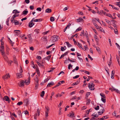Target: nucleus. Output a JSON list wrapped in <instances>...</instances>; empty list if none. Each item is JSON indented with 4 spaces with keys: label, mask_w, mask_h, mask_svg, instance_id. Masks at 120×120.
I'll return each instance as SVG.
<instances>
[{
    "label": "nucleus",
    "mask_w": 120,
    "mask_h": 120,
    "mask_svg": "<svg viewBox=\"0 0 120 120\" xmlns=\"http://www.w3.org/2000/svg\"><path fill=\"white\" fill-rule=\"evenodd\" d=\"M19 14H15L14 15H13V18H15L16 17L19 16Z\"/></svg>",
    "instance_id": "obj_51"
},
{
    "label": "nucleus",
    "mask_w": 120,
    "mask_h": 120,
    "mask_svg": "<svg viewBox=\"0 0 120 120\" xmlns=\"http://www.w3.org/2000/svg\"><path fill=\"white\" fill-rule=\"evenodd\" d=\"M28 13V11H27L25 10L23 11L22 12L23 14L26 15Z\"/></svg>",
    "instance_id": "obj_38"
},
{
    "label": "nucleus",
    "mask_w": 120,
    "mask_h": 120,
    "mask_svg": "<svg viewBox=\"0 0 120 120\" xmlns=\"http://www.w3.org/2000/svg\"><path fill=\"white\" fill-rule=\"evenodd\" d=\"M35 78L34 79L35 82H38L39 81L37 75L35 76Z\"/></svg>",
    "instance_id": "obj_25"
},
{
    "label": "nucleus",
    "mask_w": 120,
    "mask_h": 120,
    "mask_svg": "<svg viewBox=\"0 0 120 120\" xmlns=\"http://www.w3.org/2000/svg\"><path fill=\"white\" fill-rule=\"evenodd\" d=\"M13 23H14L15 25H17L19 24V22L17 20H14L13 22Z\"/></svg>",
    "instance_id": "obj_23"
},
{
    "label": "nucleus",
    "mask_w": 120,
    "mask_h": 120,
    "mask_svg": "<svg viewBox=\"0 0 120 120\" xmlns=\"http://www.w3.org/2000/svg\"><path fill=\"white\" fill-rule=\"evenodd\" d=\"M45 91H42L41 92L40 96L41 97H43L44 95Z\"/></svg>",
    "instance_id": "obj_34"
},
{
    "label": "nucleus",
    "mask_w": 120,
    "mask_h": 120,
    "mask_svg": "<svg viewBox=\"0 0 120 120\" xmlns=\"http://www.w3.org/2000/svg\"><path fill=\"white\" fill-rule=\"evenodd\" d=\"M101 110H102V112H98V113L99 115H101L103 113L105 112V110L104 109V108H103L102 109H101Z\"/></svg>",
    "instance_id": "obj_17"
},
{
    "label": "nucleus",
    "mask_w": 120,
    "mask_h": 120,
    "mask_svg": "<svg viewBox=\"0 0 120 120\" xmlns=\"http://www.w3.org/2000/svg\"><path fill=\"white\" fill-rule=\"evenodd\" d=\"M50 21L51 22H53L54 21V18L53 17H51L50 18Z\"/></svg>",
    "instance_id": "obj_41"
},
{
    "label": "nucleus",
    "mask_w": 120,
    "mask_h": 120,
    "mask_svg": "<svg viewBox=\"0 0 120 120\" xmlns=\"http://www.w3.org/2000/svg\"><path fill=\"white\" fill-rule=\"evenodd\" d=\"M1 49H0V52L2 54V55L4 57V58H7L5 55L4 53L5 52H4V42L3 41L1 42Z\"/></svg>",
    "instance_id": "obj_1"
},
{
    "label": "nucleus",
    "mask_w": 120,
    "mask_h": 120,
    "mask_svg": "<svg viewBox=\"0 0 120 120\" xmlns=\"http://www.w3.org/2000/svg\"><path fill=\"white\" fill-rule=\"evenodd\" d=\"M105 21L109 24L110 25L111 24V23L109 20H107L106 19H105Z\"/></svg>",
    "instance_id": "obj_40"
},
{
    "label": "nucleus",
    "mask_w": 120,
    "mask_h": 120,
    "mask_svg": "<svg viewBox=\"0 0 120 120\" xmlns=\"http://www.w3.org/2000/svg\"><path fill=\"white\" fill-rule=\"evenodd\" d=\"M14 63H15L17 65H18L17 62V60L15 58L14 59Z\"/></svg>",
    "instance_id": "obj_57"
},
{
    "label": "nucleus",
    "mask_w": 120,
    "mask_h": 120,
    "mask_svg": "<svg viewBox=\"0 0 120 120\" xmlns=\"http://www.w3.org/2000/svg\"><path fill=\"white\" fill-rule=\"evenodd\" d=\"M47 37L46 36H44L42 37V40L43 41H45V42H47Z\"/></svg>",
    "instance_id": "obj_18"
},
{
    "label": "nucleus",
    "mask_w": 120,
    "mask_h": 120,
    "mask_svg": "<svg viewBox=\"0 0 120 120\" xmlns=\"http://www.w3.org/2000/svg\"><path fill=\"white\" fill-rule=\"evenodd\" d=\"M42 20V19H36L34 20H33V21L34 22H38L39 21H41Z\"/></svg>",
    "instance_id": "obj_22"
},
{
    "label": "nucleus",
    "mask_w": 120,
    "mask_h": 120,
    "mask_svg": "<svg viewBox=\"0 0 120 120\" xmlns=\"http://www.w3.org/2000/svg\"><path fill=\"white\" fill-rule=\"evenodd\" d=\"M37 63L38 64V65L40 67H42L43 65H42L41 64H40L39 62H37Z\"/></svg>",
    "instance_id": "obj_49"
},
{
    "label": "nucleus",
    "mask_w": 120,
    "mask_h": 120,
    "mask_svg": "<svg viewBox=\"0 0 120 120\" xmlns=\"http://www.w3.org/2000/svg\"><path fill=\"white\" fill-rule=\"evenodd\" d=\"M90 94V93L89 92H88L86 93V99H87L88 97Z\"/></svg>",
    "instance_id": "obj_29"
},
{
    "label": "nucleus",
    "mask_w": 120,
    "mask_h": 120,
    "mask_svg": "<svg viewBox=\"0 0 120 120\" xmlns=\"http://www.w3.org/2000/svg\"><path fill=\"white\" fill-rule=\"evenodd\" d=\"M108 117L107 116H103L102 118H98L96 119V120H103L104 119L108 118Z\"/></svg>",
    "instance_id": "obj_11"
},
{
    "label": "nucleus",
    "mask_w": 120,
    "mask_h": 120,
    "mask_svg": "<svg viewBox=\"0 0 120 120\" xmlns=\"http://www.w3.org/2000/svg\"><path fill=\"white\" fill-rule=\"evenodd\" d=\"M87 108V107L85 106H84L82 107L81 108V110H84L86 109Z\"/></svg>",
    "instance_id": "obj_44"
},
{
    "label": "nucleus",
    "mask_w": 120,
    "mask_h": 120,
    "mask_svg": "<svg viewBox=\"0 0 120 120\" xmlns=\"http://www.w3.org/2000/svg\"><path fill=\"white\" fill-rule=\"evenodd\" d=\"M54 84L53 82H51L48 83L47 85V87H51L52 86L54 85Z\"/></svg>",
    "instance_id": "obj_16"
},
{
    "label": "nucleus",
    "mask_w": 120,
    "mask_h": 120,
    "mask_svg": "<svg viewBox=\"0 0 120 120\" xmlns=\"http://www.w3.org/2000/svg\"><path fill=\"white\" fill-rule=\"evenodd\" d=\"M101 96L103 98H105V95L103 93H101L100 94Z\"/></svg>",
    "instance_id": "obj_42"
},
{
    "label": "nucleus",
    "mask_w": 120,
    "mask_h": 120,
    "mask_svg": "<svg viewBox=\"0 0 120 120\" xmlns=\"http://www.w3.org/2000/svg\"><path fill=\"white\" fill-rule=\"evenodd\" d=\"M4 99L6 101H8L9 103L10 101V100L9 99V97L7 96H5L4 98Z\"/></svg>",
    "instance_id": "obj_12"
},
{
    "label": "nucleus",
    "mask_w": 120,
    "mask_h": 120,
    "mask_svg": "<svg viewBox=\"0 0 120 120\" xmlns=\"http://www.w3.org/2000/svg\"><path fill=\"white\" fill-rule=\"evenodd\" d=\"M80 81L79 80H78L76 82H75L74 83L75 85H76L78 84L79 83Z\"/></svg>",
    "instance_id": "obj_58"
},
{
    "label": "nucleus",
    "mask_w": 120,
    "mask_h": 120,
    "mask_svg": "<svg viewBox=\"0 0 120 120\" xmlns=\"http://www.w3.org/2000/svg\"><path fill=\"white\" fill-rule=\"evenodd\" d=\"M16 75H17V78L18 79L21 78L23 76L22 74L18 73H17Z\"/></svg>",
    "instance_id": "obj_8"
},
{
    "label": "nucleus",
    "mask_w": 120,
    "mask_h": 120,
    "mask_svg": "<svg viewBox=\"0 0 120 120\" xmlns=\"http://www.w3.org/2000/svg\"><path fill=\"white\" fill-rule=\"evenodd\" d=\"M94 38L95 40L96 41L97 43H98V39L96 35H95Z\"/></svg>",
    "instance_id": "obj_27"
},
{
    "label": "nucleus",
    "mask_w": 120,
    "mask_h": 120,
    "mask_svg": "<svg viewBox=\"0 0 120 120\" xmlns=\"http://www.w3.org/2000/svg\"><path fill=\"white\" fill-rule=\"evenodd\" d=\"M90 99H87V104H89L90 103Z\"/></svg>",
    "instance_id": "obj_53"
},
{
    "label": "nucleus",
    "mask_w": 120,
    "mask_h": 120,
    "mask_svg": "<svg viewBox=\"0 0 120 120\" xmlns=\"http://www.w3.org/2000/svg\"><path fill=\"white\" fill-rule=\"evenodd\" d=\"M35 84L36 86L35 87V89H37L38 87V82H35Z\"/></svg>",
    "instance_id": "obj_33"
},
{
    "label": "nucleus",
    "mask_w": 120,
    "mask_h": 120,
    "mask_svg": "<svg viewBox=\"0 0 120 120\" xmlns=\"http://www.w3.org/2000/svg\"><path fill=\"white\" fill-rule=\"evenodd\" d=\"M95 47L96 48L97 51L98 52V53H101V52L100 51V48L98 47Z\"/></svg>",
    "instance_id": "obj_32"
},
{
    "label": "nucleus",
    "mask_w": 120,
    "mask_h": 120,
    "mask_svg": "<svg viewBox=\"0 0 120 120\" xmlns=\"http://www.w3.org/2000/svg\"><path fill=\"white\" fill-rule=\"evenodd\" d=\"M79 77V75H77L75 76L74 77H73V78L74 79H77Z\"/></svg>",
    "instance_id": "obj_62"
},
{
    "label": "nucleus",
    "mask_w": 120,
    "mask_h": 120,
    "mask_svg": "<svg viewBox=\"0 0 120 120\" xmlns=\"http://www.w3.org/2000/svg\"><path fill=\"white\" fill-rule=\"evenodd\" d=\"M64 92H62L61 94H57L56 95V96L57 97H58L59 96L60 97H61L64 94Z\"/></svg>",
    "instance_id": "obj_30"
},
{
    "label": "nucleus",
    "mask_w": 120,
    "mask_h": 120,
    "mask_svg": "<svg viewBox=\"0 0 120 120\" xmlns=\"http://www.w3.org/2000/svg\"><path fill=\"white\" fill-rule=\"evenodd\" d=\"M78 14L79 15H83V12L81 11H79L78 13Z\"/></svg>",
    "instance_id": "obj_64"
},
{
    "label": "nucleus",
    "mask_w": 120,
    "mask_h": 120,
    "mask_svg": "<svg viewBox=\"0 0 120 120\" xmlns=\"http://www.w3.org/2000/svg\"><path fill=\"white\" fill-rule=\"evenodd\" d=\"M24 82L23 80H21L20 81L19 83V86L21 87H23L24 86Z\"/></svg>",
    "instance_id": "obj_7"
},
{
    "label": "nucleus",
    "mask_w": 120,
    "mask_h": 120,
    "mask_svg": "<svg viewBox=\"0 0 120 120\" xmlns=\"http://www.w3.org/2000/svg\"><path fill=\"white\" fill-rule=\"evenodd\" d=\"M78 45L79 48H82V46L81 44H80L78 42Z\"/></svg>",
    "instance_id": "obj_46"
},
{
    "label": "nucleus",
    "mask_w": 120,
    "mask_h": 120,
    "mask_svg": "<svg viewBox=\"0 0 120 120\" xmlns=\"http://www.w3.org/2000/svg\"><path fill=\"white\" fill-rule=\"evenodd\" d=\"M83 71L85 73L87 74L88 75H89L90 74V72L86 70H84Z\"/></svg>",
    "instance_id": "obj_47"
},
{
    "label": "nucleus",
    "mask_w": 120,
    "mask_h": 120,
    "mask_svg": "<svg viewBox=\"0 0 120 120\" xmlns=\"http://www.w3.org/2000/svg\"><path fill=\"white\" fill-rule=\"evenodd\" d=\"M1 49H0V52L2 54V55L4 57V58H7L5 55L4 53L5 52H4V42L3 41L1 42Z\"/></svg>",
    "instance_id": "obj_2"
},
{
    "label": "nucleus",
    "mask_w": 120,
    "mask_h": 120,
    "mask_svg": "<svg viewBox=\"0 0 120 120\" xmlns=\"http://www.w3.org/2000/svg\"><path fill=\"white\" fill-rule=\"evenodd\" d=\"M114 32L115 33V34H118V30L117 29H116V30L114 29Z\"/></svg>",
    "instance_id": "obj_61"
},
{
    "label": "nucleus",
    "mask_w": 120,
    "mask_h": 120,
    "mask_svg": "<svg viewBox=\"0 0 120 120\" xmlns=\"http://www.w3.org/2000/svg\"><path fill=\"white\" fill-rule=\"evenodd\" d=\"M101 100L104 103H105L106 102V99L105 98H101Z\"/></svg>",
    "instance_id": "obj_55"
},
{
    "label": "nucleus",
    "mask_w": 120,
    "mask_h": 120,
    "mask_svg": "<svg viewBox=\"0 0 120 120\" xmlns=\"http://www.w3.org/2000/svg\"><path fill=\"white\" fill-rule=\"evenodd\" d=\"M23 70H22V67L21 66H20V70H19V73L22 74V73L23 72Z\"/></svg>",
    "instance_id": "obj_37"
},
{
    "label": "nucleus",
    "mask_w": 120,
    "mask_h": 120,
    "mask_svg": "<svg viewBox=\"0 0 120 120\" xmlns=\"http://www.w3.org/2000/svg\"><path fill=\"white\" fill-rule=\"evenodd\" d=\"M41 9L40 8H37L36 9L37 11H41Z\"/></svg>",
    "instance_id": "obj_63"
},
{
    "label": "nucleus",
    "mask_w": 120,
    "mask_h": 120,
    "mask_svg": "<svg viewBox=\"0 0 120 120\" xmlns=\"http://www.w3.org/2000/svg\"><path fill=\"white\" fill-rule=\"evenodd\" d=\"M71 23H69L68 25H67L66 27L67 28H69L71 26Z\"/></svg>",
    "instance_id": "obj_60"
},
{
    "label": "nucleus",
    "mask_w": 120,
    "mask_h": 120,
    "mask_svg": "<svg viewBox=\"0 0 120 120\" xmlns=\"http://www.w3.org/2000/svg\"><path fill=\"white\" fill-rule=\"evenodd\" d=\"M32 34H29L27 36L29 39L32 38H31Z\"/></svg>",
    "instance_id": "obj_50"
},
{
    "label": "nucleus",
    "mask_w": 120,
    "mask_h": 120,
    "mask_svg": "<svg viewBox=\"0 0 120 120\" xmlns=\"http://www.w3.org/2000/svg\"><path fill=\"white\" fill-rule=\"evenodd\" d=\"M51 55H49L48 56L45 57V58L43 59V60L44 59H45L47 60L48 61H49V60L51 57Z\"/></svg>",
    "instance_id": "obj_14"
},
{
    "label": "nucleus",
    "mask_w": 120,
    "mask_h": 120,
    "mask_svg": "<svg viewBox=\"0 0 120 120\" xmlns=\"http://www.w3.org/2000/svg\"><path fill=\"white\" fill-rule=\"evenodd\" d=\"M54 94V93L53 92H52V93L51 95L50 96V100H52V96Z\"/></svg>",
    "instance_id": "obj_59"
},
{
    "label": "nucleus",
    "mask_w": 120,
    "mask_h": 120,
    "mask_svg": "<svg viewBox=\"0 0 120 120\" xmlns=\"http://www.w3.org/2000/svg\"><path fill=\"white\" fill-rule=\"evenodd\" d=\"M45 112H49V107L47 106L46 107V106H45Z\"/></svg>",
    "instance_id": "obj_20"
},
{
    "label": "nucleus",
    "mask_w": 120,
    "mask_h": 120,
    "mask_svg": "<svg viewBox=\"0 0 120 120\" xmlns=\"http://www.w3.org/2000/svg\"><path fill=\"white\" fill-rule=\"evenodd\" d=\"M34 31L37 34H38L39 33L40 30L39 29H35Z\"/></svg>",
    "instance_id": "obj_36"
},
{
    "label": "nucleus",
    "mask_w": 120,
    "mask_h": 120,
    "mask_svg": "<svg viewBox=\"0 0 120 120\" xmlns=\"http://www.w3.org/2000/svg\"><path fill=\"white\" fill-rule=\"evenodd\" d=\"M29 75L30 76V75ZM30 76L28 78V80L27 81L26 80L24 82V83H25L26 85H28L29 83L30 82Z\"/></svg>",
    "instance_id": "obj_15"
},
{
    "label": "nucleus",
    "mask_w": 120,
    "mask_h": 120,
    "mask_svg": "<svg viewBox=\"0 0 120 120\" xmlns=\"http://www.w3.org/2000/svg\"><path fill=\"white\" fill-rule=\"evenodd\" d=\"M58 37V36L56 35H54L52 36V41L53 42H55L57 41Z\"/></svg>",
    "instance_id": "obj_5"
},
{
    "label": "nucleus",
    "mask_w": 120,
    "mask_h": 120,
    "mask_svg": "<svg viewBox=\"0 0 120 120\" xmlns=\"http://www.w3.org/2000/svg\"><path fill=\"white\" fill-rule=\"evenodd\" d=\"M49 113V112H45V116L47 119V117L49 116L48 114Z\"/></svg>",
    "instance_id": "obj_45"
},
{
    "label": "nucleus",
    "mask_w": 120,
    "mask_h": 120,
    "mask_svg": "<svg viewBox=\"0 0 120 120\" xmlns=\"http://www.w3.org/2000/svg\"><path fill=\"white\" fill-rule=\"evenodd\" d=\"M9 18L7 19V20L6 21V24H7V25L8 26L9 25L8 22L9 21Z\"/></svg>",
    "instance_id": "obj_43"
},
{
    "label": "nucleus",
    "mask_w": 120,
    "mask_h": 120,
    "mask_svg": "<svg viewBox=\"0 0 120 120\" xmlns=\"http://www.w3.org/2000/svg\"><path fill=\"white\" fill-rule=\"evenodd\" d=\"M68 116L69 117H75L74 116V113L73 112L71 113H70L68 115Z\"/></svg>",
    "instance_id": "obj_24"
},
{
    "label": "nucleus",
    "mask_w": 120,
    "mask_h": 120,
    "mask_svg": "<svg viewBox=\"0 0 120 120\" xmlns=\"http://www.w3.org/2000/svg\"><path fill=\"white\" fill-rule=\"evenodd\" d=\"M30 8L31 10H33L34 9V7L33 6L31 5L30 7Z\"/></svg>",
    "instance_id": "obj_52"
},
{
    "label": "nucleus",
    "mask_w": 120,
    "mask_h": 120,
    "mask_svg": "<svg viewBox=\"0 0 120 120\" xmlns=\"http://www.w3.org/2000/svg\"><path fill=\"white\" fill-rule=\"evenodd\" d=\"M29 100L28 99H25L24 100L23 103L24 105L27 106L29 104Z\"/></svg>",
    "instance_id": "obj_4"
},
{
    "label": "nucleus",
    "mask_w": 120,
    "mask_h": 120,
    "mask_svg": "<svg viewBox=\"0 0 120 120\" xmlns=\"http://www.w3.org/2000/svg\"><path fill=\"white\" fill-rule=\"evenodd\" d=\"M45 12L48 13H50L51 12L52 10L51 9L47 8L45 10Z\"/></svg>",
    "instance_id": "obj_21"
},
{
    "label": "nucleus",
    "mask_w": 120,
    "mask_h": 120,
    "mask_svg": "<svg viewBox=\"0 0 120 120\" xmlns=\"http://www.w3.org/2000/svg\"><path fill=\"white\" fill-rule=\"evenodd\" d=\"M65 49H64V48L63 47H61V50L62 51L65 50L66 48L65 46Z\"/></svg>",
    "instance_id": "obj_35"
},
{
    "label": "nucleus",
    "mask_w": 120,
    "mask_h": 120,
    "mask_svg": "<svg viewBox=\"0 0 120 120\" xmlns=\"http://www.w3.org/2000/svg\"><path fill=\"white\" fill-rule=\"evenodd\" d=\"M94 25L96 26V27L97 29H98L99 28V26L96 23H94Z\"/></svg>",
    "instance_id": "obj_48"
},
{
    "label": "nucleus",
    "mask_w": 120,
    "mask_h": 120,
    "mask_svg": "<svg viewBox=\"0 0 120 120\" xmlns=\"http://www.w3.org/2000/svg\"><path fill=\"white\" fill-rule=\"evenodd\" d=\"M116 58L117 59V61L118 62V64L120 66V63H119V57H118V56L116 55Z\"/></svg>",
    "instance_id": "obj_39"
},
{
    "label": "nucleus",
    "mask_w": 120,
    "mask_h": 120,
    "mask_svg": "<svg viewBox=\"0 0 120 120\" xmlns=\"http://www.w3.org/2000/svg\"><path fill=\"white\" fill-rule=\"evenodd\" d=\"M40 110H39L38 109L36 113L34 115L36 116H39L40 115Z\"/></svg>",
    "instance_id": "obj_19"
},
{
    "label": "nucleus",
    "mask_w": 120,
    "mask_h": 120,
    "mask_svg": "<svg viewBox=\"0 0 120 120\" xmlns=\"http://www.w3.org/2000/svg\"><path fill=\"white\" fill-rule=\"evenodd\" d=\"M34 18H33L31 21L29 23V26L30 27H31L34 25V23L33 22V20L34 19Z\"/></svg>",
    "instance_id": "obj_9"
},
{
    "label": "nucleus",
    "mask_w": 120,
    "mask_h": 120,
    "mask_svg": "<svg viewBox=\"0 0 120 120\" xmlns=\"http://www.w3.org/2000/svg\"><path fill=\"white\" fill-rule=\"evenodd\" d=\"M89 84L88 87L91 90H93L94 89V85L93 83H91V84L90 83L88 84Z\"/></svg>",
    "instance_id": "obj_3"
},
{
    "label": "nucleus",
    "mask_w": 120,
    "mask_h": 120,
    "mask_svg": "<svg viewBox=\"0 0 120 120\" xmlns=\"http://www.w3.org/2000/svg\"><path fill=\"white\" fill-rule=\"evenodd\" d=\"M10 76L9 75V74L8 73L4 75L2 77V78L3 79L5 80L6 79H8V78H10Z\"/></svg>",
    "instance_id": "obj_6"
},
{
    "label": "nucleus",
    "mask_w": 120,
    "mask_h": 120,
    "mask_svg": "<svg viewBox=\"0 0 120 120\" xmlns=\"http://www.w3.org/2000/svg\"><path fill=\"white\" fill-rule=\"evenodd\" d=\"M23 104V102L22 101H20L19 102L17 103V105H22Z\"/></svg>",
    "instance_id": "obj_54"
},
{
    "label": "nucleus",
    "mask_w": 120,
    "mask_h": 120,
    "mask_svg": "<svg viewBox=\"0 0 120 120\" xmlns=\"http://www.w3.org/2000/svg\"><path fill=\"white\" fill-rule=\"evenodd\" d=\"M20 12L19 11H18L17 10L15 9L13 11V13H19Z\"/></svg>",
    "instance_id": "obj_31"
},
{
    "label": "nucleus",
    "mask_w": 120,
    "mask_h": 120,
    "mask_svg": "<svg viewBox=\"0 0 120 120\" xmlns=\"http://www.w3.org/2000/svg\"><path fill=\"white\" fill-rule=\"evenodd\" d=\"M65 42L66 43L67 46L68 47H72V45L69 44L68 42Z\"/></svg>",
    "instance_id": "obj_26"
},
{
    "label": "nucleus",
    "mask_w": 120,
    "mask_h": 120,
    "mask_svg": "<svg viewBox=\"0 0 120 120\" xmlns=\"http://www.w3.org/2000/svg\"><path fill=\"white\" fill-rule=\"evenodd\" d=\"M83 20L81 18H79V19H76V21L77 22H80Z\"/></svg>",
    "instance_id": "obj_28"
},
{
    "label": "nucleus",
    "mask_w": 120,
    "mask_h": 120,
    "mask_svg": "<svg viewBox=\"0 0 120 120\" xmlns=\"http://www.w3.org/2000/svg\"><path fill=\"white\" fill-rule=\"evenodd\" d=\"M99 29H100V30L101 31L103 32V33H105L104 30V29L100 27L99 28Z\"/></svg>",
    "instance_id": "obj_56"
},
{
    "label": "nucleus",
    "mask_w": 120,
    "mask_h": 120,
    "mask_svg": "<svg viewBox=\"0 0 120 120\" xmlns=\"http://www.w3.org/2000/svg\"><path fill=\"white\" fill-rule=\"evenodd\" d=\"M113 89H112L111 88H110L109 89L111 90V91H115L116 93H119V94H120V91H119L117 89H116L115 88H113Z\"/></svg>",
    "instance_id": "obj_10"
},
{
    "label": "nucleus",
    "mask_w": 120,
    "mask_h": 120,
    "mask_svg": "<svg viewBox=\"0 0 120 120\" xmlns=\"http://www.w3.org/2000/svg\"><path fill=\"white\" fill-rule=\"evenodd\" d=\"M20 31L19 30H15L14 31V33H15V35L17 36L20 34Z\"/></svg>",
    "instance_id": "obj_13"
}]
</instances>
